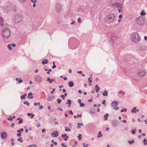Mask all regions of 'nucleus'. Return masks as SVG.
I'll return each mask as SVG.
<instances>
[{
	"mask_svg": "<svg viewBox=\"0 0 147 147\" xmlns=\"http://www.w3.org/2000/svg\"><path fill=\"white\" fill-rule=\"evenodd\" d=\"M130 38L131 40L137 43L140 40L141 38L137 32H134L131 34Z\"/></svg>",
	"mask_w": 147,
	"mask_h": 147,
	"instance_id": "1",
	"label": "nucleus"
},
{
	"mask_svg": "<svg viewBox=\"0 0 147 147\" xmlns=\"http://www.w3.org/2000/svg\"><path fill=\"white\" fill-rule=\"evenodd\" d=\"M3 37L5 39H8L10 37L11 32L9 28H5L3 29L2 32Z\"/></svg>",
	"mask_w": 147,
	"mask_h": 147,
	"instance_id": "2",
	"label": "nucleus"
},
{
	"mask_svg": "<svg viewBox=\"0 0 147 147\" xmlns=\"http://www.w3.org/2000/svg\"><path fill=\"white\" fill-rule=\"evenodd\" d=\"M115 19V16L113 14H111L107 15L106 18V22L108 24L113 23Z\"/></svg>",
	"mask_w": 147,
	"mask_h": 147,
	"instance_id": "3",
	"label": "nucleus"
},
{
	"mask_svg": "<svg viewBox=\"0 0 147 147\" xmlns=\"http://www.w3.org/2000/svg\"><path fill=\"white\" fill-rule=\"evenodd\" d=\"M22 16L19 15H16L14 19V22L15 24H18L22 20Z\"/></svg>",
	"mask_w": 147,
	"mask_h": 147,
	"instance_id": "4",
	"label": "nucleus"
},
{
	"mask_svg": "<svg viewBox=\"0 0 147 147\" xmlns=\"http://www.w3.org/2000/svg\"><path fill=\"white\" fill-rule=\"evenodd\" d=\"M137 24L139 25L142 26L144 24L145 22L144 19L142 17H139L136 19Z\"/></svg>",
	"mask_w": 147,
	"mask_h": 147,
	"instance_id": "5",
	"label": "nucleus"
},
{
	"mask_svg": "<svg viewBox=\"0 0 147 147\" xmlns=\"http://www.w3.org/2000/svg\"><path fill=\"white\" fill-rule=\"evenodd\" d=\"M62 7L61 4L60 3H57L55 7V9L56 12L59 13L61 12L62 10Z\"/></svg>",
	"mask_w": 147,
	"mask_h": 147,
	"instance_id": "6",
	"label": "nucleus"
},
{
	"mask_svg": "<svg viewBox=\"0 0 147 147\" xmlns=\"http://www.w3.org/2000/svg\"><path fill=\"white\" fill-rule=\"evenodd\" d=\"M118 102L117 101H113L112 102L111 105L112 108L115 110H117L119 109V107L117 106Z\"/></svg>",
	"mask_w": 147,
	"mask_h": 147,
	"instance_id": "7",
	"label": "nucleus"
},
{
	"mask_svg": "<svg viewBox=\"0 0 147 147\" xmlns=\"http://www.w3.org/2000/svg\"><path fill=\"white\" fill-rule=\"evenodd\" d=\"M112 7L114 8H120L121 7V5L119 3H116L113 4L112 5Z\"/></svg>",
	"mask_w": 147,
	"mask_h": 147,
	"instance_id": "8",
	"label": "nucleus"
},
{
	"mask_svg": "<svg viewBox=\"0 0 147 147\" xmlns=\"http://www.w3.org/2000/svg\"><path fill=\"white\" fill-rule=\"evenodd\" d=\"M137 74L140 77H142L146 75V73L145 71H143L138 72Z\"/></svg>",
	"mask_w": 147,
	"mask_h": 147,
	"instance_id": "9",
	"label": "nucleus"
},
{
	"mask_svg": "<svg viewBox=\"0 0 147 147\" xmlns=\"http://www.w3.org/2000/svg\"><path fill=\"white\" fill-rule=\"evenodd\" d=\"M35 80L36 81L38 82H41L42 81V78L40 76H37L35 77Z\"/></svg>",
	"mask_w": 147,
	"mask_h": 147,
	"instance_id": "10",
	"label": "nucleus"
},
{
	"mask_svg": "<svg viewBox=\"0 0 147 147\" xmlns=\"http://www.w3.org/2000/svg\"><path fill=\"white\" fill-rule=\"evenodd\" d=\"M51 136L53 137H56L58 136V133L57 131H55L51 134Z\"/></svg>",
	"mask_w": 147,
	"mask_h": 147,
	"instance_id": "11",
	"label": "nucleus"
},
{
	"mask_svg": "<svg viewBox=\"0 0 147 147\" xmlns=\"http://www.w3.org/2000/svg\"><path fill=\"white\" fill-rule=\"evenodd\" d=\"M7 136V134L5 132H2L1 134V138L2 139L5 138Z\"/></svg>",
	"mask_w": 147,
	"mask_h": 147,
	"instance_id": "12",
	"label": "nucleus"
},
{
	"mask_svg": "<svg viewBox=\"0 0 147 147\" xmlns=\"http://www.w3.org/2000/svg\"><path fill=\"white\" fill-rule=\"evenodd\" d=\"M112 126L114 127H116L117 126V124L116 121L115 120H113L111 122Z\"/></svg>",
	"mask_w": 147,
	"mask_h": 147,
	"instance_id": "13",
	"label": "nucleus"
},
{
	"mask_svg": "<svg viewBox=\"0 0 147 147\" xmlns=\"http://www.w3.org/2000/svg\"><path fill=\"white\" fill-rule=\"evenodd\" d=\"M10 8L11 9V10H13L14 12H16V7L15 5H11L10 7Z\"/></svg>",
	"mask_w": 147,
	"mask_h": 147,
	"instance_id": "14",
	"label": "nucleus"
},
{
	"mask_svg": "<svg viewBox=\"0 0 147 147\" xmlns=\"http://www.w3.org/2000/svg\"><path fill=\"white\" fill-rule=\"evenodd\" d=\"M32 93L30 92L28 94V99H32L33 98V96H32Z\"/></svg>",
	"mask_w": 147,
	"mask_h": 147,
	"instance_id": "15",
	"label": "nucleus"
},
{
	"mask_svg": "<svg viewBox=\"0 0 147 147\" xmlns=\"http://www.w3.org/2000/svg\"><path fill=\"white\" fill-rule=\"evenodd\" d=\"M47 80V81H48L50 83H51L53 82L54 81V80L53 79H51L49 77H48Z\"/></svg>",
	"mask_w": 147,
	"mask_h": 147,
	"instance_id": "16",
	"label": "nucleus"
},
{
	"mask_svg": "<svg viewBox=\"0 0 147 147\" xmlns=\"http://www.w3.org/2000/svg\"><path fill=\"white\" fill-rule=\"evenodd\" d=\"M48 63V60L47 59H45L42 61V63L43 65H45V64H47Z\"/></svg>",
	"mask_w": 147,
	"mask_h": 147,
	"instance_id": "17",
	"label": "nucleus"
},
{
	"mask_svg": "<svg viewBox=\"0 0 147 147\" xmlns=\"http://www.w3.org/2000/svg\"><path fill=\"white\" fill-rule=\"evenodd\" d=\"M68 86L69 87H71L74 86V83L72 81L68 83Z\"/></svg>",
	"mask_w": 147,
	"mask_h": 147,
	"instance_id": "18",
	"label": "nucleus"
},
{
	"mask_svg": "<svg viewBox=\"0 0 147 147\" xmlns=\"http://www.w3.org/2000/svg\"><path fill=\"white\" fill-rule=\"evenodd\" d=\"M115 37V35L114 34H113L111 35L110 37L112 40H114Z\"/></svg>",
	"mask_w": 147,
	"mask_h": 147,
	"instance_id": "19",
	"label": "nucleus"
},
{
	"mask_svg": "<svg viewBox=\"0 0 147 147\" xmlns=\"http://www.w3.org/2000/svg\"><path fill=\"white\" fill-rule=\"evenodd\" d=\"M3 18L1 17H0V26H2L3 25Z\"/></svg>",
	"mask_w": 147,
	"mask_h": 147,
	"instance_id": "20",
	"label": "nucleus"
},
{
	"mask_svg": "<svg viewBox=\"0 0 147 147\" xmlns=\"http://www.w3.org/2000/svg\"><path fill=\"white\" fill-rule=\"evenodd\" d=\"M67 101L68 102H66V104H69V107H70L71 106L70 105L71 104V100L68 99L67 100Z\"/></svg>",
	"mask_w": 147,
	"mask_h": 147,
	"instance_id": "21",
	"label": "nucleus"
},
{
	"mask_svg": "<svg viewBox=\"0 0 147 147\" xmlns=\"http://www.w3.org/2000/svg\"><path fill=\"white\" fill-rule=\"evenodd\" d=\"M27 96V94L26 93H25L23 95H22L21 96L20 98L22 99H25V97L26 96Z\"/></svg>",
	"mask_w": 147,
	"mask_h": 147,
	"instance_id": "22",
	"label": "nucleus"
},
{
	"mask_svg": "<svg viewBox=\"0 0 147 147\" xmlns=\"http://www.w3.org/2000/svg\"><path fill=\"white\" fill-rule=\"evenodd\" d=\"M108 92L106 90H105L104 91V93H102V95L104 96H108Z\"/></svg>",
	"mask_w": 147,
	"mask_h": 147,
	"instance_id": "23",
	"label": "nucleus"
},
{
	"mask_svg": "<svg viewBox=\"0 0 147 147\" xmlns=\"http://www.w3.org/2000/svg\"><path fill=\"white\" fill-rule=\"evenodd\" d=\"M102 136V135L101 134V131L99 132L98 135L97 136L98 138H100Z\"/></svg>",
	"mask_w": 147,
	"mask_h": 147,
	"instance_id": "24",
	"label": "nucleus"
},
{
	"mask_svg": "<svg viewBox=\"0 0 147 147\" xmlns=\"http://www.w3.org/2000/svg\"><path fill=\"white\" fill-rule=\"evenodd\" d=\"M109 116V114L108 113H106V115H104V117H105L104 120H107L108 118V117Z\"/></svg>",
	"mask_w": 147,
	"mask_h": 147,
	"instance_id": "25",
	"label": "nucleus"
},
{
	"mask_svg": "<svg viewBox=\"0 0 147 147\" xmlns=\"http://www.w3.org/2000/svg\"><path fill=\"white\" fill-rule=\"evenodd\" d=\"M52 99V97L51 96H49L47 98V101H51Z\"/></svg>",
	"mask_w": 147,
	"mask_h": 147,
	"instance_id": "26",
	"label": "nucleus"
},
{
	"mask_svg": "<svg viewBox=\"0 0 147 147\" xmlns=\"http://www.w3.org/2000/svg\"><path fill=\"white\" fill-rule=\"evenodd\" d=\"M65 130L66 131H69L71 130V129L69 128H68L66 126L65 127Z\"/></svg>",
	"mask_w": 147,
	"mask_h": 147,
	"instance_id": "27",
	"label": "nucleus"
},
{
	"mask_svg": "<svg viewBox=\"0 0 147 147\" xmlns=\"http://www.w3.org/2000/svg\"><path fill=\"white\" fill-rule=\"evenodd\" d=\"M128 142L131 145L132 144L134 143V140H132L131 141L129 140Z\"/></svg>",
	"mask_w": 147,
	"mask_h": 147,
	"instance_id": "28",
	"label": "nucleus"
},
{
	"mask_svg": "<svg viewBox=\"0 0 147 147\" xmlns=\"http://www.w3.org/2000/svg\"><path fill=\"white\" fill-rule=\"evenodd\" d=\"M7 47L8 48V49L9 50H11L12 48L11 47V45H10V44H9L7 46Z\"/></svg>",
	"mask_w": 147,
	"mask_h": 147,
	"instance_id": "29",
	"label": "nucleus"
},
{
	"mask_svg": "<svg viewBox=\"0 0 147 147\" xmlns=\"http://www.w3.org/2000/svg\"><path fill=\"white\" fill-rule=\"evenodd\" d=\"M136 129H135V131L134 130V129H133L131 131V133L133 135H134L136 134L135 131H136Z\"/></svg>",
	"mask_w": 147,
	"mask_h": 147,
	"instance_id": "30",
	"label": "nucleus"
},
{
	"mask_svg": "<svg viewBox=\"0 0 147 147\" xmlns=\"http://www.w3.org/2000/svg\"><path fill=\"white\" fill-rule=\"evenodd\" d=\"M82 136L81 134H79V135L78 136V140H80L82 138Z\"/></svg>",
	"mask_w": 147,
	"mask_h": 147,
	"instance_id": "31",
	"label": "nucleus"
},
{
	"mask_svg": "<svg viewBox=\"0 0 147 147\" xmlns=\"http://www.w3.org/2000/svg\"><path fill=\"white\" fill-rule=\"evenodd\" d=\"M22 137H20L19 138H18L17 140L18 141H20L21 142H23V140H22Z\"/></svg>",
	"mask_w": 147,
	"mask_h": 147,
	"instance_id": "32",
	"label": "nucleus"
},
{
	"mask_svg": "<svg viewBox=\"0 0 147 147\" xmlns=\"http://www.w3.org/2000/svg\"><path fill=\"white\" fill-rule=\"evenodd\" d=\"M95 111L94 109H91L90 110V112L91 114L94 113H95Z\"/></svg>",
	"mask_w": 147,
	"mask_h": 147,
	"instance_id": "33",
	"label": "nucleus"
},
{
	"mask_svg": "<svg viewBox=\"0 0 147 147\" xmlns=\"http://www.w3.org/2000/svg\"><path fill=\"white\" fill-rule=\"evenodd\" d=\"M24 104H27V106H28L30 104H29V103L28 102V101H24Z\"/></svg>",
	"mask_w": 147,
	"mask_h": 147,
	"instance_id": "34",
	"label": "nucleus"
},
{
	"mask_svg": "<svg viewBox=\"0 0 147 147\" xmlns=\"http://www.w3.org/2000/svg\"><path fill=\"white\" fill-rule=\"evenodd\" d=\"M7 119L8 120H10V121H12V120H13V119L12 118V117L10 116L9 117L7 118Z\"/></svg>",
	"mask_w": 147,
	"mask_h": 147,
	"instance_id": "35",
	"label": "nucleus"
},
{
	"mask_svg": "<svg viewBox=\"0 0 147 147\" xmlns=\"http://www.w3.org/2000/svg\"><path fill=\"white\" fill-rule=\"evenodd\" d=\"M85 106V104L84 103H81L80 104V106L81 107H84Z\"/></svg>",
	"mask_w": 147,
	"mask_h": 147,
	"instance_id": "36",
	"label": "nucleus"
},
{
	"mask_svg": "<svg viewBox=\"0 0 147 147\" xmlns=\"http://www.w3.org/2000/svg\"><path fill=\"white\" fill-rule=\"evenodd\" d=\"M57 103L58 104H60L61 101V100L59 98H58L57 99Z\"/></svg>",
	"mask_w": 147,
	"mask_h": 147,
	"instance_id": "37",
	"label": "nucleus"
},
{
	"mask_svg": "<svg viewBox=\"0 0 147 147\" xmlns=\"http://www.w3.org/2000/svg\"><path fill=\"white\" fill-rule=\"evenodd\" d=\"M28 147H37V146L35 145H32L29 146Z\"/></svg>",
	"mask_w": 147,
	"mask_h": 147,
	"instance_id": "38",
	"label": "nucleus"
},
{
	"mask_svg": "<svg viewBox=\"0 0 147 147\" xmlns=\"http://www.w3.org/2000/svg\"><path fill=\"white\" fill-rule=\"evenodd\" d=\"M97 84H96V86H95V89H96V93H98V90H98V89H96V88H97Z\"/></svg>",
	"mask_w": 147,
	"mask_h": 147,
	"instance_id": "39",
	"label": "nucleus"
},
{
	"mask_svg": "<svg viewBox=\"0 0 147 147\" xmlns=\"http://www.w3.org/2000/svg\"><path fill=\"white\" fill-rule=\"evenodd\" d=\"M92 79V78H91V77H89L88 78V80H89V82L90 83H91L92 82V80H90V79Z\"/></svg>",
	"mask_w": 147,
	"mask_h": 147,
	"instance_id": "40",
	"label": "nucleus"
},
{
	"mask_svg": "<svg viewBox=\"0 0 147 147\" xmlns=\"http://www.w3.org/2000/svg\"><path fill=\"white\" fill-rule=\"evenodd\" d=\"M60 96L61 97H62V98L63 99H64L65 97V96H64V95L63 94H62Z\"/></svg>",
	"mask_w": 147,
	"mask_h": 147,
	"instance_id": "41",
	"label": "nucleus"
},
{
	"mask_svg": "<svg viewBox=\"0 0 147 147\" xmlns=\"http://www.w3.org/2000/svg\"><path fill=\"white\" fill-rule=\"evenodd\" d=\"M22 122H23L22 119H20V120L18 122V123L19 124H20L21 123H22Z\"/></svg>",
	"mask_w": 147,
	"mask_h": 147,
	"instance_id": "42",
	"label": "nucleus"
},
{
	"mask_svg": "<svg viewBox=\"0 0 147 147\" xmlns=\"http://www.w3.org/2000/svg\"><path fill=\"white\" fill-rule=\"evenodd\" d=\"M21 2H24L26 1L27 0H18Z\"/></svg>",
	"mask_w": 147,
	"mask_h": 147,
	"instance_id": "43",
	"label": "nucleus"
},
{
	"mask_svg": "<svg viewBox=\"0 0 147 147\" xmlns=\"http://www.w3.org/2000/svg\"><path fill=\"white\" fill-rule=\"evenodd\" d=\"M146 14L143 11H142L141 13V15L144 16Z\"/></svg>",
	"mask_w": 147,
	"mask_h": 147,
	"instance_id": "44",
	"label": "nucleus"
},
{
	"mask_svg": "<svg viewBox=\"0 0 147 147\" xmlns=\"http://www.w3.org/2000/svg\"><path fill=\"white\" fill-rule=\"evenodd\" d=\"M78 23H80L81 22V19L80 18H78Z\"/></svg>",
	"mask_w": 147,
	"mask_h": 147,
	"instance_id": "45",
	"label": "nucleus"
},
{
	"mask_svg": "<svg viewBox=\"0 0 147 147\" xmlns=\"http://www.w3.org/2000/svg\"><path fill=\"white\" fill-rule=\"evenodd\" d=\"M31 1L33 3H35L36 2V0H31Z\"/></svg>",
	"mask_w": 147,
	"mask_h": 147,
	"instance_id": "46",
	"label": "nucleus"
},
{
	"mask_svg": "<svg viewBox=\"0 0 147 147\" xmlns=\"http://www.w3.org/2000/svg\"><path fill=\"white\" fill-rule=\"evenodd\" d=\"M106 100H103L102 102V103L103 105H105V104Z\"/></svg>",
	"mask_w": 147,
	"mask_h": 147,
	"instance_id": "47",
	"label": "nucleus"
},
{
	"mask_svg": "<svg viewBox=\"0 0 147 147\" xmlns=\"http://www.w3.org/2000/svg\"><path fill=\"white\" fill-rule=\"evenodd\" d=\"M66 136H67V134H65L64 135L62 134L61 135V137L63 138L64 137H65Z\"/></svg>",
	"mask_w": 147,
	"mask_h": 147,
	"instance_id": "48",
	"label": "nucleus"
},
{
	"mask_svg": "<svg viewBox=\"0 0 147 147\" xmlns=\"http://www.w3.org/2000/svg\"><path fill=\"white\" fill-rule=\"evenodd\" d=\"M23 80L22 79H20V80H19L18 82L19 83H21L23 82Z\"/></svg>",
	"mask_w": 147,
	"mask_h": 147,
	"instance_id": "49",
	"label": "nucleus"
},
{
	"mask_svg": "<svg viewBox=\"0 0 147 147\" xmlns=\"http://www.w3.org/2000/svg\"><path fill=\"white\" fill-rule=\"evenodd\" d=\"M55 88H53V90H52V91L51 92V94H53L54 92L55 91Z\"/></svg>",
	"mask_w": 147,
	"mask_h": 147,
	"instance_id": "50",
	"label": "nucleus"
},
{
	"mask_svg": "<svg viewBox=\"0 0 147 147\" xmlns=\"http://www.w3.org/2000/svg\"><path fill=\"white\" fill-rule=\"evenodd\" d=\"M11 45L13 47H15L16 46V45L15 43H13Z\"/></svg>",
	"mask_w": 147,
	"mask_h": 147,
	"instance_id": "51",
	"label": "nucleus"
},
{
	"mask_svg": "<svg viewBox=\"0 0 147 147\" xmlns=\"http://www.w3.org/2000/svg\"><path fill=\"white\" fill-rule=\"evenodd\" d=\"M56 67V66L55 65H53V66L52 67V68L53 69H55Z\"/></svg>",
	"mask_w": 147,
	"mask_h": 147,
	"instance_id": "52",
	"label": "nucleus"
},
{
	"mask_svg": "<svg viewBox=\"0 0 147 147\" xmlns=\"http://www.w3.org/2000/svg\"><path fill=\"white\" fill-rule=\"evenodd\" d=\"M46 131V130L45 129H43L42 130V133H44Z\"/></svg>",
	"mask_w": 147,
	"mask_h": 147,
	"instance_id": "53",
	"label": "nucleus"
},
{
	"mask_svg": "<svg viewBox=\"0 0 147 147\" xmlns=\"http://www.w3.org/2000/svg\"><path fill=\"white\" fill-rule=\"evenodd\" d=\"M69 113L70 114H71V115H73V113L72 111L71 110H70L69 111Z\"/></svg>",
	"mask_w": 147,
	"mask_h": 147,
	"instance_id": "54",
	"label": "nucleus"
},
{
	"mask_svg": "<svg viewBox=\"0 0 147 147\" xmlns=\"http://www.w3.org/2000/svg\"><path fill=\"white\" fill-rule=\"evenodd\" d=\"M57 109L58 110H59L60 111H62V109L60 107H59V108H58Z\"/></svg>",
	"mask_w": 147,
	"mask_h": 147,
	"instance_id": "55",
	"label": "nucleus"
},
{
	"mask_svg": "<svg viewBox=\"0 0 147 147\" xmlns=\"http://www.w3.org/2000/svg\"><path fill=\"white\" fill-rule=\"evenodd\" d=\"M43 108V106H40L39 107V109H42Z\"/></svg>",
	"mask_w": 147,
	"mask_h": 147,
	"instance_id": "56",
	"label": "nucleus"
},
{
	"mask_svg": "<svg viewBox=\"0 0 147 147\" xmlns=\"http://www.w3.org/2000/svg\"><path fill=\"white\" fill-rule=\"evenodd\" d=\"M63 79H64V80H67V77H63Z\"/></svg>",
	"mask_w": 147,
	"mask_h": 147,
	"instance_id": "57",
	"label": "nucleus"
},
{
	"mask_svg": "<svg viewBox=\"0 0 147 147\" xmlns=\"http://www.w3.org/2000/svg\"><path fill=\"white\" fill-rule=\"evenodd\" d=\"M40 123H38L36 125V126L37 127H38L40 126Z\"/></svg>",
	"mask_w": 147,
	"mask_h": 147,
	"instance_id": "58",
	"label": "nucleus"
},
{
	"mask_svg": "<svg viewBox=\"0 0 147 147\" xmlns=\"http://www.w3.org/2000/svg\"><path fill=\"white\" fill-rule=\"evenodd\" d=\"M78 102L79 103H81V100L80 99H78Z\"/></svg>",
	"mask_w": 147,
	"mask_h": 147,
	"instance_id": "59",
	"label": "nucleus"
},
{
	"mask_svg": "<svg viewBox=\"0 0 147 147\" xmlns=\"http://www.w3.org/2000/svg\"><path fill=\"white\" fill-rule=\"evenodd\" d=\"M139 111V110L138 109H137L135 111L134 113H136V112H138Z\"/></svg>",
	"mask_w": 147,
	"mask_h": 147,
	"instance_id": "60",
	"label": "nucleus"
},
{
	"mask_svg": "<svg viewBox=\"0 0 147 147\" xmlns=\"http://www.w3.org/2000/svg\"><path fill=\"white\" fill-rule=\"evenodd\" d=\"M34 116V115L33 114H32L31 116V118H33Z\"/></svg>",
	"mask_w": 147,
	"mask_h": 147,
	"instance_id": "61",
	"label": "nucleus"
},
{
	"mask_svg": "<svg viewBox=\"0 0 147 147\" xmlns=\"http://www.w3.org/2000/svg\"><path fill=\"white\" fill-rule=\"evenodd\" d=\"M17 136L18 137H20L21 136V133L17 134Z\"/></svg>",
	"mask_w": 147,
	"mask_h": 147,
	"instance_id": "62",
	"label": "nucleus"
},
{
	"mask_svg": "<svg viewBox=\"0 0 147 147\" xmlns=\"http://www.w3.org/2000/svg\"><path fill=\"white\" fill-rule=\"evenodd\" d=\"M78 92L80 94L82 93V91L81 90H78Z\"/></svg>",
	"mask_w": 147,
	"mask_h": 147,
	"instance_id": "63",
	"label": "nucleus"
},
{
	"mask_svg": "<svg viewBox=\"0 0 147 147\" xmlns=\"http://www.w3.org/2000/svg\"><path fill=\"white\" fill-rule=\"evenodd\" d=\"M144 39L145 40L147 41V37L146 36H144Z\"/></svg>",
	"mask_w": 147,
	"mask_h": 147,
	"instance_id": "64",
	"label": "nucleus"
}]
</instances>
